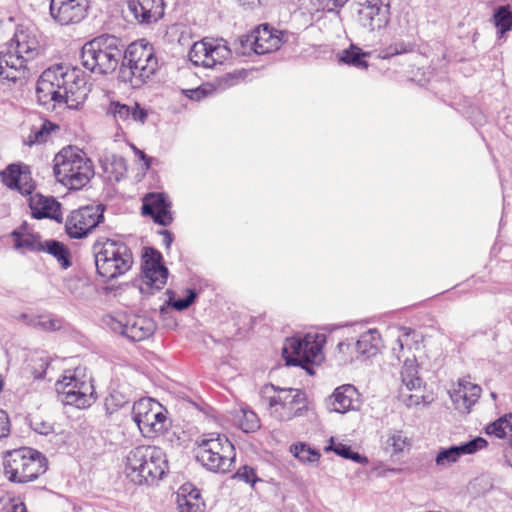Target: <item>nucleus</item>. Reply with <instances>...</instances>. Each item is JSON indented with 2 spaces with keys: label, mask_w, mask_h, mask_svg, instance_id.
<instances>
[{
  "label": "nucleus",
  "mask_w": 512,
  "mask_h": 512,
  "mask_svg": "<svg viewBox=\"0 0 512 512\" xmlns=\"http://www.w3.org/2000/svg\"><path fill=\"white\" fill-rule=\"evenodd\" d=\"M88 94L85 79L79 71L56 65L46 69L39 77L36 95L41 105L66 104L78 108Z\"/></svg>",
  "instance_id": "f257e3e1"
},
{
  "label": "nucleus",
  "mask_w": 512,
  "mask_h": 512,
  "mask_svg": "<svg viewBox=\"0 0 512 512\" xmlns=\"http://www.w3.org/2000/svg\"><path fill=\"white\" fill-rule=\"evenodd\" d=\"M420 343L415 340V333L407 327L398 329L397 339L392 351L398 360L404 359V364L401 369V397L408 405H418L422 398L421 395L406 394L405 391H420L422 386V379L418 375L417 357L413 351L419 350Z\"/></svg>",
  "instance_id": "f03ea898"
},
{
  "label": "nucleus",
  "mask_w": 512,
  "mask_h": 512,
  "mask_svg": "<svg viewBox=\"0 0 512 512\" xmlns=\"http://www.w3.org/2000/svg\"><path fill=\"white\" fill-rule=\"evenodd\" d=\"M168 471L165 452L156 446H138L126 456L124 473L132 483L151 485Z\"/></svg>",
  "instance_id": "7ed1b4c3"
},
{
  "label": "nucleus",
  "mask_w": 512,
  "mask_h": 512,
  "mask_svg": "<svg viewBox=\"0 0 512 512\" xmlns=\"http://www.w3.org/2000/svg\"><path fill=\"white\" fill-rule=\"evenodd\" d=\"M53 171L57 181L70 190L83 188L94 176L92 161L75 146L64 147L55 155Z\"/></svg>",
  "instance_id": "20e7f679"
},
{
  "label": "nucleus",
  "mask_w": 512,
  "mask_h": 512,
  "mask_svg": "<svg viewBox=\"0 0 512 512\" xmlns=\"http://www.w3.org/2000/svg\"><path fill=\"white\" fill-rule=\"evenodd\" d=\"M196 458L208 470L227 473L234 462V446L219 433H206L196 441Z\"/></svg>",
  "instance_id": "39448f33"
},
{
  "label": "nucleus",
  "mask_w": 512,
  "mask_h": 512,
  "mask_svg": "<svg viewBox=\"0 0 512 512\" xmlns=\"http://www.w3.org/2000/svg\"><path fill=\"white\" fill-rule=\"evenodd\" d=\"M93 253L98 274L107 280L125 274L133 264L130 249L119 241L98 240L93 245Z\"/></svg>",
  "instance_id": "423d86ee"
},
{
  "label": "nucleus",
  "mask_w": 512,
  "mask_h": 512,
  "mask_svg": "<svg viewBox=\"0 0 512 512\" xmlns=\"http://www.w3.org/2000/svg\"><path fill=\"white\" fill-rule=\"evenodd\" d=\"M4 475L11 482L27 483L37 479L46 469V459L34 449L22 447L3 456Z\"/></svg>",
  "instance_id": "0eeeda50"
},
{
  "label": "nucleus",
  "mask_w": 512,
  "mask_h": 512,
  "mask_svg": "<svg viewBox=\"0 0 512 512\" xmlns=\"http://www.w3.org/2000/svg\"><path fill=\"white\" fill-rule=\"evenodd\" d=\"M122 57V49L113 36H100L85 43L81 49L82 65L97 74L113 72Z\"/></svg>",
  "instance_id": "6e6552de"
},
{
  "label": "nucleus",
  "mask_w": 512,
  "mask_h": 512,
  "mask_svg": "<svg viewBox=\"0 0 512 512\" xmlns=\"http://www.w3.org/2000/svg\"><path fill=\"white\" fill-rule=\"evenodd\" d=\"M55 388L61 401L66 405L84 409L95 401L92 378L82 367L65 371L62 378L56 382Z\"/></svg>",
  "instance_id": "1a4fd4ad"
},
{
  "label": "nucleus",
  "mask_w": 512,
  "mask_h": 512,
  "mask_svg": "<svg viewBox=\"0 0 512 512\" xmlns=\"http://www.w3.org/2000/svg\"><path fill=\"white\" fill-rule=\"evenodd\" d=\"M268 389L272 390V394L265 397L268 411L270 416L277 421H290L304 416L308 411V400L304 391L272 384L265 388V393H268Z\"/></svg>",
  "instance_id": "9d476101"
},
{
  "label": "nucleus",
  "mask_w": 512,
  "mask_h": 512,
  "mask_svg": "<svg viewBox=\"0 0 512 512\" xmlns=\"http://www.w3.org/2000/svg\"><path fill=\"white\" fill-rule=\"evenodd\" d=\"M123 66V74L129 72L133 85L145 82L158 68L153 46L145 40L131 43L125 51Z\"/></svg>",
  "instance_id": "9b49d317"
},
{
  "label": "nucleus",
  "mask_w": 512,
  "mask_h": 512,
  "mask_svg": "<svg viewBox=\"0 0 512 512\" xmlns=\"http://www.w3.org/2000/svg\"><path fill=\"white\" fill-rule=\"evenodd\" d=\"M323 335L308 333L303 337L295 336L286 339L282 355L286 365L302 366L318 363L322 360Z\"/></svg>",
  "instance_id": "f8f14e48"
},
{
  "label": "nucleus",
  "mask_w": 512,
  "mask_h": 512,
  "mask_svg": "<svg viewBox=\"0 0 512 512\" xmlns=\"http://www.w3.org/2000/svg\"><path fill=\"white\" fill-rule=\"evenodd\" d=\"M133 419L145 437H154L166 429L167 417L162 405L151 399L143 398L133 405Z\"/></svg>",
  "instance_id": "ddd939ff"
},
{
  "label": "nucleus",
  "mask_w": 512,
  "mask_h": 512,
  "mask_svg": "<svg viewBox=\"0 0 512 512\" xmlns=\"http://www.w3.org/2000/svg\"><path fill=\"white\" fill-rule=\"evenodd\" d=\"M287 40V33L270 28L267 24L257 27L251 34L239 38L237 53L245 55L249 51L266 54L278 50Z\"/></svg>",
  "instance_id": "4468645a"
},
{
  "label": "nucleus",
  "mask_w": 512,
  "mask_h": 512,
  "mask_svg": "<svg viewBox=\"0 0 512 512\" xmlns=\"http://www.w3.org/2000/svg\"><path fill=\"white\" fill-rule=\"evenodd\" d=\"M230 49L225 43L213 39L195 42L189 51V59L195 66L213 68L229 58Z\"/></svg>",
  "instance_id": "2eb2a0df"
},
{
  "label": "nucleus",
  "mask_w": 512,
  "mask_h": 512,
  "mask_svg": "<svg viewBox=\"0 0 512 512\" xmlns=\"http://www.w3.org/2000/svg\"><path fill=\"white\" fill-rule=\"evenodd\" d=\"M102 206H86L74 210L67 217L65 229L69 237L82 238L95 228L103 219Z\"/></svg>",
  "instance_id": "dca6fc26"
},
{
  "label": "nucleus",
  "mask_w": 512,
  "mask_h": 512,
  "mask_svg": "<svg viewBox=\"0 0 512 512\" xmlns=\"http://www.w3.org/2000/svg\"><path fill=\"white\" fill-rule=\"evenodd\" d=\"M390 4L388 0H367L358 10L359 24L368 31L380 30L389 22Z\"/></svg>",
  "instance_id": "f3484780"
},
{
  "label": "nucleus",
  "mask_w": 512,
  "mask_h": 512,
  "mask_svg": "<svg viewBox=\"0 0 512 512\" xmlns=\"http://www.w3.org/2000/svg\"><path fill=\"white\" fill-rule=\"evenodd\" d=\"M88 0H50V15L60 25L80 23L87 15Z\"/></svg>",
  "instance_id": "a211bd4d"
},
{
  "label": "nucleus",
  "mask_w": 512,
  "mask_h": 512,
  "mask_svg": "<svg viewBox=\"0 0 512 512\" xmlns=\"http://www.w3.org/2000/svg\"><path fill=\"white\" fill-rule=\"evenodd\" d=\"M168 278V269L162 264V255L148 248L143 254L142 282L148 288L160 290Z\"/></svg>",
  "instance_id": "6ab92c4d"
},
{
  "label": "nucleus",
  "mask_w": 512,
  "mask_h": 512,
  "mask_svg": "<svg viewBox=\"0 0 512 512\" xmlns=\"http://www.w3.org/2000/svg\"><path fill=\"white\" fill-rule=\"evenodd\" d=\"M106 114L115 121L118 126L128 127L132 123L145 124L148 111L142 108L137 102L124 104L119 101H111L107 107Z\"/></svg>",
  "instance_id": "aec40b11"
},
{
  "label": "nucleus",
  "mask_w": 512,
  "mask_h": 512,
  "mask_svg": "<svg viewBox=\"0 0 512 512\" xmlns=\"http://www.w3.org/2000/svg\"><path fill=\"white\" fill-rule=\"evenodd\" d=\"M8 49L12 50L27 65L29 61L35 59L39 54L40 44L32 30L21 27L16 30Z\"/></svg>",
  "instance_id": "412c9836"
},
{
  "label": "nucleus",
  "mask_w": 512,
  "mask_h": 512,
  "mask_svg": "<svg viewBox=\"0 0 512 512\" xmlns=\"http://www.w3.org/2000/svg\"><path fill=\"white\" fill-rule=\"evenodd\" d=\"M482 389L479 385L468 379H460L450 390V398L455 409L461 413H469L472 406L478 401Z\"/></svg>",
  "instance_id": "4be33fe9"
},
{
  "label": "nucleus",
  "mask_w": 512,
  "mask_h": 512,
  "mask_svg": "<svg viewBox=\"0 0 512 512\" xmlns=\"http://www.w3.org/2000/svg\"><path fill=\"white\" fill-rule=\"evenodd\" d=\"M26 64L20 60L12 50L0 52V83L3 85L15 84L27 77Z\"/></svg>",
  "instance_id": "5701e85b"
},
{
  "label": "nucleus",
  "mask_w": 512,
  "mask_h": 512,
  "mask_svg": "<svg viewBox=\"0 0 512 512\" xmlns=\"http://www.w3.org/2000/svg\"><path fill=\"white\" fill-rule=\"evenodd\" d=\"M487 445V441L482 437L474 438L458 446H451L440 449L435 457V463L439 468H448L456 463L462 455L473 454Z\"/></svg>",
  "instance_id": "b1692460"
},
{
  "label": "nucleus",
  "mask_w": 512,
  "mask_h": 512,
  "mask_svg": "<svg viewBox=\"0 0 512 512\" xmlns=\"http://www.w3.org/2000/svg\"><path fill=\"white\" fill-rule=\"evenodd\" d=\"M1 176L7 187L18 190L22 195L31 196L35 189V183L27 166L11 164L1 173Z\"/></svg>",
  "instance_id": "393cba45"
},
{
  "label": "nucleus",
  "mask_w": 512,
  "mask_h": 512,
  "mask_svg": "<svg viewBox=\"0 0 512 512\" xmlns=\"http://www.w3.org/2000/svg\"><path fill=\"white\" fill-rule=\"evenodd\" d=\"M127 5L140 24L155 23L164 15L163 0H128Z\"/></svg>",
  "instance_id": "a878e982"
},
{
  "label": "nucleus",
  "mask_w": 512,
  "mask_h": 512,
  "mask_svg": "<svg viewBox=\"0 0 512 512\" xmlns=\"http://www.w3.org/2000/svg\"><path fill=\"white\" fill-rule=\"evenodd\" d=\"M142 214L151 216L156 223L163 226L169 225L173 220L170 203L161 193H152L144 197Z\"/></svg>",
  "instance_id": "bb28decb"
},
{
  "label": "nucleus",
  "mask_w": 512,
  "mask_h": 512,
  "mask_svg": "<svg viewBox=\"0 0 512 512\" xmlns=\"http://www.w3.org/2000/svg\"><path fill=\"white\" fill-rule=\"evenodd\" d=\"M31 214L36 219L49 218L57 222L62 221L61 204L52 196H44L40 193L29 198Z\"/></svg>",
  "instance_id": "cd10ccee"
},
{
  "label": "nucleus",
  "mask_w": 512,
  "mask_h": 512,
  "mask_svg": "<svg viewBox=\"0 0 512 512\" xmlns=\"http://www.w3.org/2000/svg\"><path fill=\"white\" fill-rule=\"evenodd\" d=\"M122 335L132 341H143L155 331V322L144 316H131L125 323H118Z\"/></svg>",
  "instance_id": "c85d7f7f"
},
{
  "label": "nucleus",
  "mask_w": 512,
  "mask_h": 512,
  "mask_svg": "<svg viewBox=\"0 0 512 512\" xmlns=\"http://www.w3.org/2000/svg\"><path fill=\"white\" fill-rule=\"evenodd\" d=\"M329 401L332 411L346 413L360 407V394L353 385L345 384L335 389Z\"/></svg>",
  "instance_id": "c756f323"
},
{
  "label": "nucleus",
  "mask_w": 512,
  "mask_h": 512,
  "mask_svg": "<svg viewBox=\"0 0 512 512\" xmlns=\"http://www.w3.org/2000/svg\"><path fill=\"white\" fill-rule=\"evenodd\" d=\"M176 503L179 512H201L204 509L199 491L190 484L182 485L178 489Z\"/></svg>",
  "instance_id": "7c9ffc66"
},
{
  "label": "nucleus",
  "mask_w": 512,
  "mask_h": 512,
  "mask_svg": "<svg viewBox=\"0 0 512 512\" xmlns=\"http://www.w3.org/2000/svg\"><path fill=\"white\" fill-rule=\"evenodd\" d=\"M383 448L392 456L401 455L409 451L411 439L402 430H390L383 437Z\"/></svg>",
  "instance_id": "2f4dec72"
},
{
  "label": "nucleus",
  "mask_w": 512,
  "mask_h": 512,
  "mask_svg": "<svg viewBox=\"0 0 512 512\" xmlns=\"http://www.w3.org/2000/svg\"><path fill=\"white\" fill-rule=\"evenodd\" d=\"M380 334L375 329H370L359 337L356 343L357 352L361 355L371 357L378 353L380 347Z\"/></svg>",
  "instance_id": "473e14b6"
},
{
  "label": "nucleus",
  "mask_w": 512,
  "mask_h": 512,
  "mask_svg": "<svg viewBox=\"0 0 512 512\" xmlns=\"http://www.w3.org/2000/svg\"><path fill=\"white\" fill-rule=\"evenodd\" d=\"M58 126L47 120H40L39 125H33L30 134L24 138L25 145L32 146L47 141L49 134Z\"/></svg>",
  "instance_id": "72a5a7b5"
},
{
  "label": "nucleus",
  "mask_w": 512,
  "mask_h": 512,
  "mask_svg": "<svg viewBox=\"0 0 512 512\" xmlns=\"http://www.w3.org/2000/svg\"><path fill=\"white\" fill-rule=\"evenodd\" d=\"M326 452L332 451L338 456H341L345 459H350L354 462L367 464L368 459L365 456L360 455L357 452H353L351 447L347 444H344L340 441H337L334 437L329 439V444L324 449Z\"/></svg>",
  "instance_id": "f704fd0d"
},
{
  "label": "nucleus",
  "mask_w": 512,
  "mask_h": 512,
  "mask_svg": "<svg viewBox=\"0 0 512 512\" xmlns=\"http://www.w3.org/2000/svg\"><path fill=\"white\" fill-rule=\"evenodd\" d=\"M12 237L14 239V246L17 249L30 251H41L43 249V242L38 235L14 231Z\"/></svg>",
  "instance_id": "c9c22d12"
},
{
  "label": "nucleus",
  "mask_w": 512,
  "mask_h": 512,
  "mask_svg": "<svg viewBox=\"0 0 512 512\" xmlns=\"http://www.w3.org/2000/svg\"><path fill=\"white\" fill-rule=\"evenodd\" d=\"M41 251H46L54 256L62 268L66 269L70 266L69 251L63 243L56 240H47L43 242Z\"/></svg>",
  "instance_id": "e433bc0d"
},
{
  "label": "nucleus",
  "mask_w": 512,
  "mask_h": 512,
  "mask_svg": "<svg viewBox=\"0 0 512 512\" xmlns=\"http://www.w3.org/2000/svg\"><path fill=\"white\" fill-rule=\"evenodd\" d=\"M368 55L369 53L362 52L358 47L351 46L339 54V61L357 68H366L367 63L363 58Z\"/></svg>",
  "instance_id": "4c0bfd02"
},
{
  "label": "nucleus",
  "mask_w": 512,
  "mask_h": 512,
  "mask_svg": "<svg viewBox=\"0 0 512 512\" xmlns=\"http://www.w3.org/2000/svg\"><path fill=\"white\" fill-rule=\"evenodd\" d=\"M291 453L303 463H316L320 459V453L305 443H296L290 448Z\"/></svg>",
  "instance_id": "58836bf2"
},
{
  "label": "nucleus",
  "mask_w": 512,
  "mask_h": 512,
  "mask_svg": "<svg viewBox=\"0 0 512 512\" xmlns=\"http://www.w3.org/2000/svg\"><path fill=\"white\" fill-rule=\"evenodd\" d=\"M494 23L502 35L512 29V13L507 6H500L495 10Z\"/></svg>",
  "instance_id": "ea45409f"
},
{
  "label": "nucleus",
  "mask_w": 512,
  "mask_h": 512,
  "mask_svg": "<svg viewBox=\"0 0 512 512\" xmlns=\"http://www.w3.org/2000/svg\"><path fill=\"white\" fill-rule=\"evenodd\" d=\"M239 425L244 432H252L260 427L258 416L256 413L248 409L242 410V417L239 419Z\"/></svg>",
  "instance_id": "a19ab883"
},
{
  "label": "nucleus",
  "mask_w": 512,
  "mask_h": 512,
  "mask_svg": "<svg viewBox=\"0 0 512 512\" xmlns=\"http://www.w3.org/2000/svg\"><path fill=\"white\" fill-rule=\"evenodd\" d=\"M32 327L43 331H54L60 328V322L50 316L36 315Z\"/></svg>",
  "instance_id": "79ce46f5"
},
{
  "label": "nucleus",
  "mask_w": 512,
  "mask_h": 512,
  "mask_svg": "<svg viewBox=\"0 0 512 512\" xmlns=\"http://www.w3.org/2000/svg\"><path fill=\"white\" fill-rule=\"evenodd\" d=\"M234 478H237L245 483L251 484L252 486L258 481L256 473L253 468L249 466H243L238 469Z\"/></svg>",
  "instance_id": "37998d69"
},
{
  "label": "nucleus",
  "mask_w": 512,
  "mask_h": 512,
  "mask_svg": "<svg viewBox=\"0 0 512 512\" xmlns=\"http://www.w3.org/2000/svg\"><path fill=\"white\" fill-rule=\"evenodd\" d=\"M195 298H196L195 291L189 289V290H187V296L184 299L174 300L171 302V305L176 310L181 311V310L188 308L193 303Z\"/></svg>",
  "instance_id": "c03bdc74"
},
{
  "label": "nucleus",
  "mask_w": 512,
  "mask_h": 512,
  "mask_svg": "<svg viewBox=\"0 0 512 512\" xmlns=\"http://www.w3.org/2000/svg\"><path fill=\"white\" fill-rule=\"evenodd\" d=\"M211 92V86L210 85H202L198 87L197 89L189 90L188 91V97L192 100L199 101L202 98H204L206 95H208Z\"/></svg>",
  "instance_id": "a18cd8bd"
},
{
  "label": "nucleus",
  "mask_w": 512,
  "mask_h": 512,
  "mask_svg": "<svg viewBox=\"0 0 512 512\" xmlns=\"http://www.w3.org/2000/svg\"><path fill=\"white\" fill-rule=\"evenodd\" d=\"M10 432V421L7 413L0 409V439L7 437Z\"/></svg>",
  "instance_id": "49530a36"
},
{
  "label": "nucleus",
  "mask_w": 512,
  "mask_h": 512,
  "mask_svg": "<svg viewBox=\"0 0 512 512\" xmlns=\"http://www.w3.org/2000/svg\"><path fill=\"white\" fill-rule=\"evenodd\" d=\"M37 367L34 368V377L42 378L46 372V369L49 366V361L47 357H40L36 360Z\"/></svg>",
  "instance_id": "de8ad7c7"
},
{
  "label": "nucleus",
  "mask_w": 512,
  "mask_h": 512,
  "mask_svg": "<svg viewBox=\"0 0 512 512\" xmlns=\"http://www.w3.org/2000/svg\"><path fill=\"white\" fill-rule=\"evenodd\" d=\"M348 0H320L323 9L327 11H334L343 7Z\"/></svg>",
  "instance_id": "09e8293b"
},
{
  "label": "nucleus",
  "mask_w": 512,
  "mask_h": 512,
  "mask_svg": "<svg viewBox=\"0 0 512 512\" xmlns=\"http://www.w3.org/2000/svg\"><path fill=\"white\" fill-rule=\"evenodd\" d=\"M131 148L134 151L135 156L140 160L143 161V170L147 171L152 162V158L148 157L142 150L138 149L136 146L131 145Z\"/></svg>",
  "instance_id": "8fccbe9b"
},
{
  "label": "nucleus",
  "mask_w": 512,
  "mask_h": 512,
  "mask_svg": "<svg viewBox=\"0 0 512 512\" xmlns=\"http://www.w3.org/2000/svg\"><path fill=\"white\" fill-rule=\"evenodd\" d=\"M33 429L42 435H48L53 431V427L49 423L34 421L32 423Z\"/></svg>",
  "instance_id": "3c124183"
},
{
  "label": "nucleus",
  "mask_w": 512,
  "mask_h": 512,
  "mask_svg": "<svg viewBox=\"0 0 512 512\" xmlns=\"http://www.w3.org/2000/svg\"><path fill=\"white\" fill-rule=\"evenodd\" d=\"M14 318L17 321L22 322V323L32 327L33 322L36 318V315L29 314V313H19L18 315H15Z\"/></svg>",
  "instance_id": "603ef678"
},
{
  "label": "nucleus",
  "mask_w": 512,
  "mask_h": 512,
  "mask_svg": "<svg viewBox=\"0 0 512 512\" xmlns=\"http://www.w3.org/2000/svg\"><path fill=\"white\" fill-rule=\"evenodd\" d=\"M27 508L20 499L12 500V512H26Z\"/></svg>",
  "instance_id": "864d4df0"
},
{
  "label": "nucleus",
  "mask_w": 512,
  "mask_h": 512,
  "mask_svg": "<svg viewBox=\"0 0 512 512\" xmlns=\"http://www.w3.org/2000/svg\"><path fill=\"white\" fill-rule=\"evenodd\" d=\"M114 164L121 170L119 174L122 176L126 171V162L122 157L114 158Z\"/></svg>",
  "instance_id": "5fc2aeb1"
},
{
  "label": "nucleus",
  "mask_w": 512,
  "mask_h": 512,
  "mask_svg": "<svg viewBox=\"0 0 512 512\" xmlns=\"http://www.w3.org/2000/svg\"><path fill=\"white\" fill-rule=\"evenodd\" d=\"M163 236H164V243H165V246L168 248L171 243H172V236L171 234L168 232V231H163L162 232Z\"/></svg>",
  "instance_id": "6e6d98bb"
},
{
  "label": "nucleus",
  "mask_w": 512,
  "mask_h": 512,
  "mask_svg": "<svg viewBox=\"0 0 512 512\" xmlns=\"http://www.w3.org/2000/svg\"><path fill=\"white\" fill-rule=\"evenodd\" d=\"M256 0H238L242 6H252Z\"/></svg>",
  "instance_id": "4d7b16f0"
},
{
  "label": "nucleus",
  "mask_w": 512,
  "mask_h": 512,
  "mask_svg": "<svg viewBox=\"0 0 512 512\" xmlns=\"http://www.w3.org/2000/svg\"><path fill=\"white\" fill-rule=\"evenodd\" d=\"M507 458H508L509 465L512 467V455L511 456L507 455Z\"/></svg>",
  "instance_id": "13d9d810"
},
{
  "label": "nucleus",
  "mask_w": 512,
  "mask_h": 512,
  "mask_svg": "<svg viewBox=\"0 0 512 512\" xmlns=\"http://www.w3.org/2000/svg\"><path fill=\"white\" fill-rule=\"evenodd\" d=\"M69 290H70V292H71L72 294H75V293H76V292H75V290H74V289H72L71 287H69Z\"/></svg>",
  "instance_id": "bf43d9fd"
}]
</instances>
